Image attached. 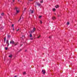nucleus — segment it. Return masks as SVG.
<instances>
[{
	"label": "nucleus",
	"instance_id": "nucleus-13",
	"mask_svg": "<svg viewBox=\"0 0 77 77\" xmlns=\"http://www.w3.org/2000/svg\"><path fill=\"white\" fill-rule=\"evenodd\" d=\"M7 37L8 38H9L11 37V35H8L7 36Z\"/></svg>",
	"mask_w": 77,
	"mask_h": 77
},
{
	"label": "nucleus",
	"instance_id": "nucleus-18",
	"mask_svg": "<svg viewBox=\"0 0 77 77\" xmlns=\"http://www.w3.org/2000/svg\"><path fill=\"white\" fill-rule=\"evenodd\" d=\"M40 3H43V1H40Z\"/></svg>",
	"mask_w": 77,
	"mask_h": 77
},
{
	"label": "nucleus",
	"instance_id": "nucleus-37",
	"mask_svg": "<svg viewBox=\"0 0 77 77\" xmlns=\"http://www.w3.org/2000/svg\"><path fill=\"white\" fill-rule=\"evenodd\" d=\"M54 14L55 15H56V13H55Z\"/></svg>",
	"mask_w": 77,
	"mask_h": 77
},
{
	"label": "nucleus",
	"instance_id": "nucleus-23",
	"mask_svg": "<svg viewBox=\"0 0 77 77\" xmlns=\"http://www.w3.org/2000/svg\"><path fill=\"white\" fill-rule=\"evenodd\" d=\"M49 38L50 39V38H51V36H50L49 37Z\"/></svg>",
	"mask_w": 77,
	"mask_h": 77
},
{
	"label": "nucleus",
	"instance_id": "nucleus-32",
	"mask_svg": "<svg viewBox=\"0 0 77 77\" xmlns=\"http://www.w3.org/2000/svg\"><path fill=\"white\" fill-rule=\"evenodd\" d=\"M5 48H8L5 47Z\"/></svg>",
	"mask_w": 77,
	"mask_h": 77
},
{
	"label": "nucleus",
	"instance_id": "nucleus-10",
	"mask_svg": "<svg viewBox=\"0 0 77 77\" xmlns=\"http://www.w3.org/2000/svg\"><path fill=\"white\" fill-rule=\"evenodd\" d=\"M52 11H56V9L54 8H53L52 9Z\"/></svg>",
	"mask_w": 77,
	"mask_h": 77
},
{
	"label": "nucleus",
	"instance_id": "nucleus-27",
	"mask_svg": "<svg viewBox=\"0 0 77 77\" xmlns=\"http://www.w3.org/2000/svg\"><path fill=\"white\" fill-rule=\"evenodd\" d=\"M19 30V29H18V30H17V31H18V30Z\"/></svg>",
	"mask_w": 77,
	"mask_h": 77
},
{
	"label": "nucleus",
	"instance_id": "nucleus-31",
	"mask_svg": "<svg viewBox=\"0 0 77 77\" xmlns=\"http://www.w3.org/2000/svg\"><path fill=\"white\" fill-rule=\"evenodd\" d=\"M13 30H14V28H13Z\"/></svg>",
	"mask_w": 77,
	"mask_h": 77
},
{
	"label": "nucleus",
	"instance_id": "nucleus-16",
	"mask_svg": "<svg viewBox=\"0 0 77 77\" xmlns=\"http://www.w3.org/2000/svg\"><path fill=\"white\" fill-rule=\"evenodd\" d=\"M69 22H67V25H69Z\"/></svg>",
	"mask_w": 77,
	"mask_h": 77
},
{
	"label": "nucleus",
	"instance_id": "nucleus-19",
	"mask_svg": "<svg viewBox=\"0 0 77 77\" xmlns=\"http://www.w3.org/2000/svg\"><path fill=\"white\" fill-rule=\"evenodd\" d=\"M1 15H2V16H3L4 15V13H2L1 14Z\"/></svg>",
	"mask_w": 77,
	"mask_h": 77
},
{
	"label": "nucleus",
	"instance_id": "nucleus-22",
	"mask_svg": "<svg viewBox=\"0 0 77 77\" xmlns=\"http://www.w3.org/2000/svg\"><path fill=\"white\" fill-rule=\"evenodd\" d=\"M40 23L41 24H42V21H41V20H40Z\"/></svg>",
	"mask_w": 77,
	"mask_h": 77
},
{
	"label": "nucleus",
	"instance_id": "nucleus-3",
	"mask_svg": "<svg viewBox=\"0 0 77 77\" xmlns=\"http://www.w3.org/2000/svg\"><path fill=\"white\" fill-rule=\"evenodd\" d=\"M35 30H36V28L35 27H34L33 28V29L30 31V32L32 33L34 32Z\"/></svg>",
	"mask_w": 77,
	"mask_h": 77
},
{
	"label": "nucleus",
	"instance_id": "nucleus-14",
	"mask_svg": "<svg viewBox=\"0 0 77 77\" xmlns=\"http://www.w3.org/2000/svg\"><path fill=\"white\" fill-rule=\"evenodd\" d=\"M58 7H59L58 5H56V6H55V8H58Z\"/></svg>",
	"mask_w": 77,
	"mask_h": 77
},
{
	"label": "nucleus",
	"instance_id": "nucleus-28",
	"mask_svg": "<svg viewBox=\"0 0 77 77\" xmlns=\"http://www.w3.org/2000/svg\"><path fill=\"white\" fill-rule=\"evenodd\" d=\"M25 52H26V51H27V50H25Z\"/></svg>",
	"mask_w": 77,
	"mask_h": 77
},
{
	"label": "nucleus",
	"instance_id": "nucleus-2",
	"mask_svg": "<svg viewBox=\"0 0 77 77\" xmlns=\"http://www.w3.org/2000/svg\"><path fill=\"white\" fill-rule=\"evenodd\" d=\"M14 10L16 11V14H18V13H19V12L20 11V9L19 8L15 7L14 8Z\"/></svg>",
	"mask_w": 77,
	"mask_h": 77
},
{
	"label": "nucleus",
	"instance_id": "nucleus-17",
	"mask_svg": "<svg viewBox=\"0 0 77 77\" xmlns=\"http://www.w3.org/2000/svg\"><path fill=\"white\" fill-rule=\"evenodd\" d=\"M41 37V35H39V36L37 37L38 38H39Z\"/></svg>",
	"mask_w": 77,
	"mask_h": 77
},
{
	"label": "nucleus",
	"instance_id": "nucleus-24",
	"mask_svg": "<svg viewBox=\"0 0 77 77\" xmlns=\"http://www.w3.org/2000/svg\"><path fill=\"white\" fill-rule=\"evenodd\" d=\"M8 50V48H5V50Z\"/></svg>",
	"mask_w": 77,
	"mask_h": 77
},
{
	"label": "nucleus",
	"instance_id": "nucleus-11",
	"mask_svg": "<svg viewBox=\"0 0 77 77\" xmlns=\"http://www.w3.org/2000/svg\"><path fill=\"white\" fill-rule=\"evenodd\" d=\"M29 37H30V38L32 37V34H30V35H29Z\"/></svg>",
	"mask_w": 77,
	"mask_h": 77
},
{
	"label": "nucleus",
	"instance_id": "nucleus-20",
	"mask_svg": "<svg viewBox=\"0 0 77 77\" xmlns=\"http://www.w3.org/2000/svg\"><path fill=\"white\" fill-rule=\"evenodd\" d=\"M41 17H42V16H40L39 17V18H41Z\"/></svg>",
	"mask_w": 77,
	"mask_h": 77
},
{
	"label": "nucleus",
	"instance_id": "nucleus-21",
	"mask_svg": "<svg viewBox=\"0 0 77 77\" xmlns=\"http://www.w3.org/2000/svg\"><path fill=\"white\" fill-rule=\"evenodd\" d=\"M25 74H26V72H23V75H25Z\"/></svg>",
	"mask_w": 77,
	"mask_h": 77
},
{
	"label": "nucleus",
	"instance_id": "nucleus-9",
	"mask_svg": "<svg viewBox=\"0 0 77 77\" xmlns=\"http://www.w3.org/2000/svg\"><path fill=\"white\" fill-rule=\"evenodd\" d=\"M9 57L10 58H11L12 57V55H10L9 56Z\"/></svg>",
	"mask_w": 77,
	"mask_h": 77
},
{
	"label": "nucleus",
	"instance_id": "nucleus-25",
	"mask_svg": "<svg viewBox=\"0 0 77 77\" xmlns=\"http://www.w3.org/2000/svg\"><path fill=\"white\" fill-rule=\"evenodd\" d=\"M14 24H12V27H14Z\"/></svg>",
	"mask_w": 77,
	"mask_h": 77
},
{
	"label": "nucleus",
	"instance_id": "nucleus-1",
	"mask_svg": "<svg viewBox=\"0 0 77 77\" xmlns=\"http://www.w3.org/2000/svg\"><path fill=\"white\" fill-rule=\"evenodd\" d=\"M11 44H14V45L15 46L16 45H18V42H14L13 40H11L10 42Z\"/></svg>",
	"mask_w": 77,
	"mask_h": 77
},
{
	"label": "nucleus",
	"instance_id": "nucleus-15",
	"mask_svg": "<svg viewBox=\"0 0 77 77\" xmlns=\"http://www.w3.org/2000/svg\"><path fill=\"white\" fill-rule=\"evenodd\" d=\"M31 14H33V11H32L31 12Z\"/></svg>",
	"mask_w": 77,
	"mask_h": 77
},
{
	"label": "nucleus",
	"instance_id": "nucleus-12",
	"mask_svg": "<svg viewBox=\"0 0 77 77\" xmlns=\"http://www.w3.org/2000/svg\"><path fill=\"white\" fill-rule=\"evenodd\" d=\"M37 5L38 6H40L41 5H40V4H39V3H37Z\"/></svg>",
	"mask_w": 77,
	"mask_h": 77
},
{
	"label": "nucleus",
	"instance_id": "nucleus-5",
	"mask_svg": "<svg viewBox=\"0 0 77 77\" xmlns=\"http://www.w3.org/2000/svg\"><path fill=\"white\" fill-rule=\"evenodd\" d=\"M6 44H8V46H9V41L7 40Z\"/></svg>",
	"mask_w": 77,
	"mask_h": 77
},
{
	"label": "nucleus",
	"instance_id": "nucleus-8",
	"mask_svg": "<svg viewBox=\"0 0 77 77\" xmlns=\"http://www.w3.org/2000/svg\"><path fill=\"white\" fill-rule=\"evenodd\" d=\"M52 19H53V20H55L56 19V17H53L52 18Z\"/></svg>",
	"mask_w": 77,
	"mask_h": 77
},
{
	"label": "nucleus",
	"instance_id": "nucleus-30",
	"mask_svg": "<svg viewBox=\"0 0 77 77\" xmlns=\"http://www.w3.org/2000/svg\"><path fill=\"white\" fill-rule=\"evenodd\" d=\"M26 8H25V9H24V11H25V10H26Z\"/></svg>",
	"mask_w": 77,
	"mask_h": 77
},
{
	"label": "nucleus",
	"instance_id": "nucleus-6",
	"mask_svg": "<svg viewBox=\"0 0 77 77\" xmlns=\"http://www.w3.org/2000/svg\"><path fill=\"white\" fill-rule=\"evenodd\" d=\"M23 44V42H21V44H20V47H21Z\"/></svg>",
	"mask_w": 77,
	"mask_h": 77
},
{
	"label": "nucleus",
	"instance_id": "nucleus-35",
	"mask_svg": "<svg viewBox=\"0 0 77 77\" xmlns=\"http://www.w3.org/2000/svg\"><path fill=\"white\" fill-rule=\"evenodd\" d=\"M21 49H20V51H21Z\"/></svg>",
	"mask_w": 77,
	"mask_h": 77
},
{
	"label": "nucleus",
	"instance_id": "nucleus-33",
	"mask_svg": "<svg viewBox=\"0 0 77 77\" xmlns=\"http://www.w3.org/2000/svg\"><path fill=\"white\" fill-rule=\"evenodd\" d=\"M33 0H29L30 1H32Z\"/></svg>",
	"mask_w": 77,
	"mask_h": 77
},
{
	"label": "nucleus",
	"instance_id": "nucleus-40",
	"mask_svg": "<svg viewBox=\"0 0 77 77\" xmlns=\"http://www.w3.org/2000/svg\"><path fill=\"white\" fill-rule=\"evenodd\" d=\"M0 18H2V17H0Z\"/></svg>",
	"mask_w": 77,
	"mask_h": 77
},
{
	"label": "nucleus",
	"instance_id": "nucleus-29",
	"mask_svg": "<svg viewBox=\"0 0 77 77\" xmlns=\"http://www.w3.org/2000/svg\"><path fill=\"white\" fill-rule=\"evenodd\" d=\"M4 41H6V38H4Z\"/></svg>",
	"mask_w": 77,
	"mask_h": 77
},
{
	"label": "nucleus",
	"instance_id": "nucleus-26",
	"mask_svg": "<svg viewBox=\"0 0 77 77\" xmlns=\"http://www.w3.org/2000/svg\"><path fill=\"white\" fill-rule=\"evenodd\" d=\"M13 2H15V0H13Z\"/></svg>",
	"mask_w": 77,
	"mask_h": 77
},
{
	"label": "nucleus",
	"instance_id": "nucleus-36",
	"mask_svg": "<svg viewBox=\"0 0 77 77\" xmlns=\"http://www.w3.org/2000/svg\"><path fill=\"white\" fill-rule=\"evenodd\" d=\"M14 77H17V76H15Z\"/></svg>",
	"mask_w": 77,
	"mask_h": 77
},
{
	"label": "nucleus",
	"instance_id": "nucleus-38",
	"mask_svg": "<svg viewBox=\"0 0 77 77\" xmlns=\"http://www.w3.org/2000/svg\"><path fill=\"white\" fill-rule=\"evenodd\" d=\"M31 39H33V38H31Z\"/></svg>",
	"mask_w": 77,
	"mask_h": 77
},
{
	"label": "nucleus",
	"instance_id": "nucleus-39",
	"mask_svg": "<svg viewBox=\"0 0 77 77\" xmlns=\"http://www.w3.org/2000/svg\"><path fill=\"white\" fill-rule=\"evenodd\" d=\"M18 1L19 2V0H18Z\"/></svg>",
	"mask_w": 77,
	"mask_h": 77
},
{
	"label": "nucleus",
	"instance_id": "nucleus-4",
	"mask_svg": "<svg viewBox=\"0 0 77 77\" xmlns=\"http://www.w3.org/2000/svg\"><path fill=\"white\" fill-rule=\"evenodd\" d=\"M21 18H22V19H23V15H22L21 16V17H20V19L19 20H18V21H19L20 20H21Z\"/></svg>",
	"mask_w": 77,
	"mask_h": 77
},
{
	"label": "nucleus",
	"instance_id": "nucleus-34",
	"mask_svg": "<svg viewBox=\"0 0 77 77\" xmlns=\"http://www.w3.org/2000/svg\"><path fill=\"white\" fill-rule=\"evenodd\" d=\"M22 37H24V35H22Z\"/></svg>",
	"mask_w": 77,
	"mask_h": 77
},
{
	"label": "nucleus",
	"instance_id": "nucleus-7",
	"mask_svg": "<svg viewBox=\"0 0 77 77\" xmlns=\"http://www.w3.org/2000/svg\"><path fill=\"white\" fill-rule=\"evenodd\" d=\"M42 72L43 73V74H45V72L44 70H42Z\"/></svg>",
	"mask_w": 77,
	"mask_h": 77
}]
</instances>
